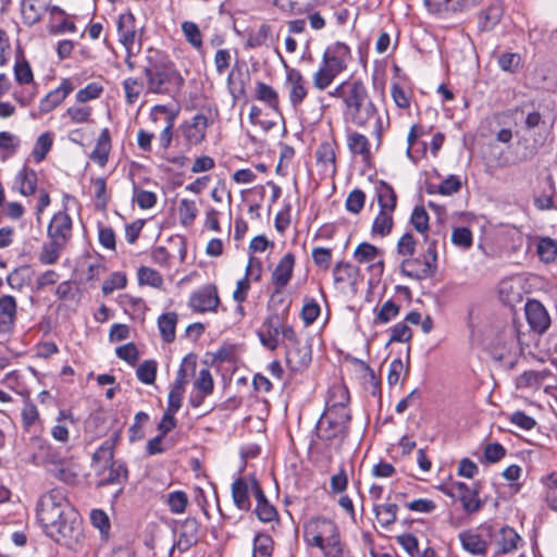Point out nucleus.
Masks as SVG:
<instances>
[{
    "label": "nucleus",
    "mask_w": 557,
    "mask_h": 557,
    "mask_svg": "<svg viewBox=\"0 0 557 557\" xmlns=\"http://www.w3.org/2000/svg\"><path fill=\"white\" fill-rule=\"evenodd\" d=\"M37 518L47 535L62 545L72 547L83 537L81 516L63 488L54 487L40 496Z\"/></svg>",
    "instance_id": "nucleus-1"
},
{
    "label": "nucleus",
    "mask_w": 557,
    "mask_h": 557,
    "mask_svg": "<svg viewBox=\"0 0 557 557\" xmlns=\"http://www.w3.org/2000/svg\"><path fill=\"white\" fill-rule=\"evenodd\" d=\"M327 95L343 101V115L346 122L357 127H372V134L379 148L388 122L384 123L376 106L369 96L364 83L360 79L349 78L339 83Z\"/></svg>",
    "instance_id": "nucleus-2"
},
{
    "label": "nucleus",
    "mask_w": 557,
    "mask_h": 557,
    "mask_svg": "<svg viewBox=\"0 0 557 557\" xmlns=\"http://www.w3.org/2000/svg\"><path fill=\"white\" fill-rule=\"evenodd\" d=\"M143 73L146 79V90L149 94L172 96L184 84V78L175 63L164 51L159 49H147Z\"/></svg>",
    "instance_id": "nucleus-3"
},
{
    "label": "nucleus",
    "mask_w": 557,
    "mask_h": 557,
    "mask_svg": "<svg viewBox=\"0 0 557 557\" xmlns=\"http://www.w3.org/2000/svg\"><path fill=\"white\" fill-rule=\"evenodd\" d=\"M349 394L344 386H334L331 391V397L327 407L320 417L315 433L317 437L325 443L334 440L342 441L348 430L350 412L347 407Z\"/></svg>",
    "instance_id": "nucleus-4"
},
{
    "label": "nucleus",
    "mask_w": 557,
    "mask_h": 557,
    "mask_svg": "<svg viewBox=\"0 0 557 557\" xmlns=\"http://www.w3.org/2000/svg\"><path fill=\"white\" fill-rule=\"evenodd\" d=\"M351 61L350 48L341 41L326 47L321 63L312 73V87L317 91L327 90L335 79L348 69Z\"/></svg>",
    "instance_id": "nucleus-5"
},
{
    "label": "nucleus",
    "mask_w": 557,
    "mask_h": 557,
    "mask_svg": "<svg viewBox=\"0 0 557 557\" xmlns=\"http://www.w3.org/2000/svg\"><path fill=\"white\" fill-rule=\"evenodd\" d=\"M532 337L531 332H521L515 326L510 327L504 331L498 338L492 349V357L506 366L513 367L518 361V357L525 354Z\"/></svg>",
    "instance_id": "nucleus-6"
},
{
    "label": "nucleus",
    "mask_w": 557,
    "mask_h": 557,
    "mask_svg": "<svg viewBox=\"0 0 557 557\" xmlns=\"http://www.w3.org/2000/svg\"><path fill=\"white\" fill-rule=\"evenodd\" d=\"M304 540L308 546L323 550L341 540L336 523L326 518H311L304 525Z\"/></svg>",
    "instance_id": "nucleus-7"
},
{
    "label": "nucleus",
    "mask_w": 557,
    "mask_h": 557,
    "mask_svg": "<svg viewBox=\"0 0 557 557\" xmlns=\"http://www.w3.org/2000/svg\"><path fill=\"white\" fill-rule=\"evenodd\" d=\"M424 239L426 249L420 256L401 260V272L408 277L425 280L437 271L436 240H429L426 236Z\"/></svg>",
    "instance_id": "nucleus-8"
},
{
    "label": "nucleus",
    "mask_w": 557,
    "mask_h": 557,
    "mask_svg": "<svg viewBox=\"0 0 557 557\" xmlns=\"http://www.w3.org/2000/svg\"><path fill=\"white\" fill-rule=\"evenodd\" d=\"M283 345L286 350V363L292 371L298 372L308 367L311 361V347L298 339L294 329L285 330Z\"/></svg>",
    "instance_id": "nucleus-9"
},
{
    "label": "nucleus",
    "mask_w": 557,
    "mask_h": 557,
    "mask_svg": "<svg viewBox=\"0 0 557 557\" xmlns=\"http://www.w3.org/2000/svg\"><path fill=\"white\" fill-rule=\"evenodd\" d=\"M82 78L78 75L62 78L59 86L49 91L40 101L38 110L40 114H47L61 106L64 100L79 86Z\"/></svg>",
    "instance_id": "nucleus-10"
},
{
    "label": "nucleus",
    "mask_w": 557,
    "mask_h": 557,
    "mask_svg": "<svg viewBox=\"0 0 557 557\" xmlns=\"http://www.w3.org/2000/svg\"><path fill=\"white\" fill-rule=\"evenodd\" d=\"M209 119L203 113H197L184 121L178 127V137L183 138V145L187 149L198 146L206 138Z\"/></svg>",
    "instance_id": "nucleus-11"
},
{
    "label": "nucleus",
    "mask_w": 557,
    "mask_h": 557,
    "mask_svg": "<svg viewBox=\"0 0 557 557\" xmlns=\"http://www.w3.org/2000/svg\"><path fill=\"white\" fill-rule=\"evenodd\" d=\"M284 89L292 108L298 109L309 95V83L304 74L295 67L286 66Z\"/></svg>",
    "instance_id": "nucleus-12"
},
{
    "label": "nucleus",
    "mask_w": 557,
    "mask_h": 557,
    "mask_svg": "<svg viewBox=\"0 0 557 557\" xmlns=\"http://www.w3.org/2000/svg\"><path fill=\"white\" fill-rule=\"evenodd\" d=\"M220 302L218 288L210 283L194 290L188 298L187 306L193 312L206 313L216 312Z\"/></svg>",
    "instance_id": "nucleus-13"
},
{
    "label": "nucleus",
    "mask_w": 557,
    "mask_h": 557,
    "mask_svg": "<svg viewBox=\"0 0 557 557\" xmlns=\"http://www.w3.org/2000/svg\"><path fill=\"white\" fill-rule=\"evenodd\" d=\"M262 490L258 480L253 475L238 478L232 484V497L236 507L240 510H249L251 503L250 493L257 497V491Z\"/></svg>",
    "instance_id": "nucleus-14"
},
{
    "label": "nucleus",
    "mask_w": 557,
    "mask_h": 557,
    "mask_svg": "<svg viewBox=\"0 0 557 557\" xmlns=\"http://www.w3.org/2000/svg\"><path fill=\"white\" fill-rule=\"evenodd\" d=\"M287 329H293L289 324L281 322L278 314H271L265 319L262 330L258 332L261 344L270 350H275L278 347V336L284 338V332Z\"/></svg>",
    "instance_id": "nucleus-15"
},
{
    "label": "nucleus",
    "mask_w": 557,
    "mask_h": 557,
    "mask_svg": "<svg viewBox=\"0 0 557 557\" xmlns=\"http://www.w3.org/2000/svg\"><path fill=\"white\" fill-rule=\"evenodd\" d=\"M527 321L537 334L545 333L550 326V317L544 305L536 299H529L524 306Z\"/></svg>",
    "instance_id": "nucleus-16"
},
{
    "label": "nucleus",
    "mask_w": 557,
    "mask_h": 557,
    "mask_svg": "<svg viewBox=\"0 0 557 557\" xmlns=\"http://www.w3.org/2000/svg\"><path fill=\"white\" fill-rule=\"evenodd\" d=\"M72 230L71 216L66 212L60 211L52 216L47 233L49 239L66 246L72 238Z\"/></svg>",
    "instance_id": "nucleus-17"
},
{
    "label": "nucleus",
    "mask_w": 557,
    "mask_h": 557,
    "mask_svg": "<svg viewBox=\"0 0 557 557\" xmlns=\"http://www.w3.org/2000/svg\"><path fill=\"white\" fill-rule=\"evenodd\" d=\"M17 302L11 295L0 296V334L10 335L15 329Z\"/></svg>",
    "instance_id": "nucleus-18"
},
{
    "label": "nucleus",
    "mask_w": 557,
    "mask_h": 557,
    "mask_svg": "<svg viewBox=\"0 0 557 557\" xmlns=\"http://www.w3.org/2000/svg\"><path fill=\"white\" fill-rule=\"evenodd\" d=\"M160 115H164L166 125L159 135V141L163 149H168L173 139V127L177 112L170 111L164 104H157L151 109L150 117L153 122H157Z\"/></svg>",
    "instance_id": "nucleus-19"
},
{
    "label": "nucleus",
    "mask_w": 557,
    "mask_h": 557,
    "mask_svg": "<svg viewBox=\"0 0 557 557\" xmlns=\"http://www.w3.org/2000/svg\"><path fill=\"white\" fill-rule=\"evenodd\" d=\"M454 490L465 512L472 515L481 510L484 503L479 496L478 488L470 487L463 482H458L454 485Z\"/></svg>",
    "instance_id": "nucleus-20"
},
{
    "label": "nucleus",
    "mask_w": 557,
    "mask_h": 557,
    "mask_svg": "<svg viewBox=\"0 0 557 557\" xmlns=\"http://www.w3.org/2000/svg\"><path fill=\"white\" fill-rule=\"evenodd\" d=\"M354 258L358 263L367 264L369 269L382 273L383 271V255L372 244L361 243L354 251Z\"/></svg>",
    "instance_id": "nucleus-21"
},
{
    "label": "nucleus",
    "mask_w": 557,
    "mask_h": 557,
    "mask_svg": "<svg viewBox=\"0 0 557 557\" xmlns=\"http://www.w3.org/2000/svg\"><path fill=\"white\" fill-rule=\"evenodd\" d=\"M200 524L196 518H186L178 527L176 546L181 552H186L196 545L199 540Z\"/></svg>",
    "instance_id": "nucleus-22"
},
{
    "label": "nucleus",
    "mask_w": 557,
    "mask_h": 557,
    "mask_svg": "<svg viewBox=\"0 0 557 557\" xmlns=\"http://www.w3.org/2000/svg\"><path fill=\"white\" fill-rule=\"evenodd\" d=\"M94 109L89 104L75 103L70 106L61 115V119L66 126L85 125L94 122Z\"/></svg>",
    "instance_id": "nucleus-23"
},
{
    "label": "nucleus",
    "mask_w": 557,
    "mask_h": 557,
    "mask_svg": "<svg viewBox=\"0 0 557 557\" xmlns=\"http://www.w3.org/2000/svg\"><path fill=\"white\" fill-rule=\"evenodd\" d=\"M117 35L120 44L141 41L143 29L136 27V18L132 12L128 11L120 14L117 20Z\"/></svg>",
    "instance_id": "nucleus-24"
},
{
    "label": "nucleus",
    "mask_w": 557,
    "mask_h": 557,
    "mask_svg": "<svg viewBox=\"0 0 557 557\" xmlns=\"http://www.w3.org/2000/svg\"><path fill=\"white\" fill-rule=\"evenodd\" d=\"M315 158L317 164L324 175L334 176L336 174V154L334 143H321L317 148Z\"/></svg>",
    "instance_id": "nucleus-25"
},
{
    "label": "nucleus",
    "mask_w": 557,
    "mask_h": 557,
    "mask_svg": "<svg viewBox=\"0 0 557 557\" xmlns=\"http://www.w3.org/2000/svg\"><path fill=\"white\" fill-rule=\"evenodd\" d=\"M294 267L295 256L292 252L285 253L278 261L277 265L275 267L271 275L272 283L277 292H280L289 283L293 275Z\"/></svg>",
    "instance_id": "nucleus-26"
},
{
    "label": "nucleus",
    "mask_w": 557,
    "mask_h": 557,
    "mask_svg": "<svg viewBox=\"0 0 557 557\" xmlns=\"http://www.w3.org/2000/svg\"><path fill=\"white\" fill-rule=\"evenodd\" d=\"M188 383V377L184 366L182 364L176 373L174 383L170 389L168 397V408L171 411H178L183 404L185 386Z\"/></svg>",
    "instance_id": "nucleus-27"
},
{
    "label": "nucleus",
    "mask_w": 557,
    "mask_h": 557,
    "mask_svg": "<svg viewBox=\"0 0 557 557\" xmlns=\"http://www.w3.org/2000/svg\"><path fill=\"white\" fill-rule=\"evenodd\" d=\"M461 547L473 556H485L488 543L472 530L462 531L458 534Z\"/></svg>",
    "instance_id": "nucleus-28"
},
{
    "label": "nucleus",
    "mask_w": 557,
    "mask_h": 557,
    "mask_svg": "<svg viewBox=\"0 0 557 557\" xmlns=\"http://www.w3.org/2000/svg\"><path fill=\"white\" fill-rule=\"evenodd\" d=\"M49 0H22L21 13L23 23L32 26L40 21L48 10Z\"/></svg>",
    "instance_id": "nucleus-29"
},
{
    "label": "nucleus",
    "mask_w": 557,
    "mask_h": 557,
    "mask_svg": "<svg viewBox=\"0 0 557 557\" xmlns=\"http://www.w3.org/2000/svg\"><path fill=\"white\" fill-rule=\"evenodd\" d=\"M480 0H424L431 13L457 12L475 5Z\"/></svg>",
    "instance_id": "nucleus-30"
},
{
    "label": "nucleus",
    "mask_w": 557,
    "mask_h": 557,
    "mask_svg": "<svg viewBox=\"0 0 557 557\" xmlns=\"http://www.w3.org/2000/svg\"><path fill=\"white\" fill-rule=\"evenodd\" d=\"M100 485H122L127 480L128 471L124 462L120 460L112 461L107 467H102Z\"/></svg>",
    "instance_id": "nucleus-31"
},
{
    "label": "nucleus",
    "mask_w": 557,
    "mask_h": 557,
    "mask_svg": "<svg viewBox=\"0 0 557 557\" xmlns=\"http://www.w3.org/2000/svg\"><path fill=\"white\" fill-rule=\"evenodd\" d=\"M347 147L352 154L360 156L363 162L368 163L371 160V145L366 135L356 131L349 132Z\"/></svg>",
    "instance_id": "nucleus-32"
},
{
    "label": "nucleus",
    "mask_w": 557,
    "mask_h": 557,
    "mask_svg": "<svg viewBox=\"0 0 557 557\" xmlns=\"http://www.w3.org/2000/svg\"><path fill=\"white\" fill-rule=\"evenodd\" d=\"M111 151V136L108 128H103L97 139L94 150L89 154V159L99 166H104L109 160Z\"/></svg>",
    "instance_id": "nucleus-33"
},
{
    "label": "nucleus",
    "mask_w": 557,
    "mask_h": 557,
    "mask_svg": "<svg viewBox=\"0 0 557 557\" xmlns=\"http://www.w3.org/2000/svg\"><path fill=\"white\" fill-rule=\"evenodd\" d=\"M375 193L381 211L394 212L397 206V196L394 188L380 181L375 185Z\"/></svg>",
    "instance_id": "nucleus-34"
},
{
    "label": "nucleus",
    "mask_w": 557,
    "mask_h": 557,
    "mask_svg": "<svg viewBox=\"0 0 557 557\" xmlns=\"http://www.w3.org/2000/svg\"><path fill=\"white\" fill-rule=\"evenodd\" d=\"M119 435H115L112 438L106 440L94 453L92 455V466L100 470L102 467H107L110 465L113 460L114 456V447L115 442L117 440Z\"/></svg>",
    "instance_id": "nucleus-35"
},
{
    "label": "nucleus",
    "mask_w": 557,
    "mask_h": 557,
    "mask_svg": "<svg viewBox=\"0 0 557 557\" xmlns=\"http://www.w3.org/2000/svg\"><path fill=\"white\" fill-rule=\"evenodd\" d=\"M255 97L257 100L265 103L268 108L280 114L278 92L270 85L263 82H257L255 87Z\"/></svg>",
    "instance_id": "nucleus-36"
},
{
    "label": "nucleus",
    "mask_w": 557,
    "mask_h": 557,
    "mask_svg": "<svg viewBox=\"0 0 557 557\" xmlns=\"http://www.w3.org/2000/svg\"><path fill=\"white\" fill-rule=\"evenodd\" d=\"M37 181V173L28 166H24L15 176V185L23 196H30L36 191Z\"/></svg>",
    "instance_id": "nucleus-37"
},
{
    "label": "nucleus",
    "mask_w": 557,
    "mask_h": 557,
    "mask_svg": "<svg viewBox=\"0 0 557 557\" xmlns=\"http://www.w3.org/2000/svg\"><path fill=\"white\" fill-rule=\"evenodd\" d=\"M66 246L49 239L48 243L44 244L40 252L38 253V261L42 265H51L58 262L61 252Z\"/></svg>",
    "instance_id": "nucleus-38"
},
{
    "label": "nucleus",
    "mask_w": 557,
    "mask_h": 557,
    "mask_svg": "<svg viewBox=\"0 0 557 557\" xmlns=\"http://www.w3.org/2000/svg\"><path fill=\"white\" fill-rule=\"evenodd\" d=\"M177 314L175 312L163 313L158 319V327L164 342L172 343L175 339Z\"/></svg>",
    "instance_id": "nucleus-39"
},
{
    "label": "nucleus",
    "mask_w": 557,
    "mask_h": 557,
    "mask_svg": "<svg viewBox=\"0 0 557 557\" xmlns=\"http://www.w3.org/2000/svg\"><path fill=\"white\" fill-rule=\"evenodd\" d=\"M393 213L394 212L379 211L372 223V236L385 237L392 232L394 225Z\"/></svg>",
    "instance_id": "nucleus-40"
},
{
    "label": "nucleus",
    "mask_w": 557,
    "mask_h": 557,
    "mask_svg": "<svg viewBox=\"0 0 557 557\" xmlns=\"http://www.w3.org/2000/svg\"><path fill=\"white\" fill-rule=\"evenodd\" d=\"M50 472L65 483L74 482L77 476L75 467L69 460L51 461Z\"/></svg>",
    "instance_id": "nucleus-41"
},
{
    "label": "nucleus",
    "mask_w": 557,
    "mask_h": 557,
    "mask_svg": "<svg viewBox=\"0 0 557 557\" xmlns=\"http://www.w3.org/2000/svg\"><path fill=\"white\" fill-rule=\"evenodd\" d=\"M544 486V497L548 507L557 512V472H552L541 479Z\"/></svg>",
    "instance_id": "nucleus-42"
},
{
    "label": "nucleus",
    "mask_w": 557,
    "mask_h": 557,
    "mask_svg": "<svg viewBox=\"0 0 557 557\" xmlns=\"http://www.w3.org/2000/svg\"><path fill=\"white\" fill-rule=\"evenodd\" d=\"M521 541L520 535L510 527H504L499 531L497 539V545L502 553H509L517 549L519 542Z\"/></svg>",
    "instance_id": "nucleus-43"
},
{
    "label": "nucleus",
    "mask_w": 557,
    "mask_h": 557,
    "mask_svg": "<svg viewBox=\"0 0 557 557\" xmlns=\"http://www.w3.org/2000/svg\"><path fill=\"white\" fill-rule=\"evenodd\" d=\"M146 88V81L138 77H127L123 81V89L127 104H134Z\"/></svg>",
    "instance_id": "nucleus-44"
},
{
    "label": "nucleus",
    "mask_w": 557,
    "mask_h": 557,
    "mask_svg": "<svg viewBox=\"0 0 557 557\" xmlns=\"http://www.w3.org/2000/svg\"><path fill=\"white\" fill-rule=\"evenodd\" d=\"M536 253L541 261L552 263L557 258V242L550 237L540 238L536 245Z\"/></svg>",
    "instance_id": "nucleus-45"
},
{
    "label": "nucleus",
    "mask_w": 557,
    "mask_h": 557,
    "mask_svg": "<svg viewBox=\"0 0 557 557\" xmlns=\"http://www.w3.org/2000/svg\"><path fill=\"white\" fill-rule=\"evenodd\" d=\"M177 211L180 222L183 226H190L195 222L199 212L196 202L186 198L180 200Z\"/></svg>",
    "instance_id": "nucleus-46"
},
{
    "label": "nucleus",
    "mask_w": 557,
    "mask_h": 557,
    "mask_svg": "<svg viewBox=\"0 0 557 557\" xmlns=\"http://www.w3.org/2000/svg\"><path fill=\"white\" fill-rule=\"evenodd\" d=\"M256 515L262 522H270L276 517V509L267 500L262 490L257 491Z\"/></svg>",
    "instance_id": "nucleus-47"
},
{
    "label": "nucleus",
    "mask_w": 557,
    "mask_h": 557,
    "mask_svg": "<svg viewBox=\"0 0 557 557\" xmlns=\"http://www.w3.org/2000/svg\"><path fill=\"white\" fill-rule=\"evenodd\" d=\"M358 276V269L348 262H337L333 268L335 283H354Z\"/></svg>",
    "instance_id": "nucleus-48"
},
{
    "label": "nucleus",
    "mask_w": 557,
    "mask_h": 557,
    "mask_svg": "<svg viewBox=\"0 0 557 557\" xmlns=\"http://www.w3.org/2000/svg\"><path fill=\"white\" fill-rule=\"evenodd\" d=\"M104 91V87L101 83L91 82L84 88L77 90L75 100L79 103L88 104L89 101L99 99Z\"/></svg>",
    "instance_id": "nucleus-49"
},
{
    "label": "nucleus",
    "mask_w": 557,
    "mask_h": 557,
    "mask_svg": "<svg viewBox=\"0 0 557 557\" xmlns=\"http://www.w3.org/2000/svg\"><path fill=\"white\" fill-rule=\"evenodd\" d=\"M165 504L169 510L174 515H181L185 512L186 507L189 503L188 495L183 491H173L166 494Z\"/></svg>",
    "instance_id": "nucleus-50"
},
{
    "label": "nucleus",
    "mask_w": 557,
    "mask_h": 557,
    "mask_svg": "<svg viewBox=\"0 0 557 557\" xmlns=\"http://www.w3.org/2000/svg\"><path fill=\"white\" fill-rule=\"evenodd\" d=\"M21 418L25 431H30V429L40 421L38 408L29 398H26L23 403Z\"/></svg>",
    "instance_id": "nucleus-51"
},
{
    "label": "nucleus",
    "mask_w": 557,
    "mask_h": 557,
    "mask_svg": "<svg viewBox=\"0 0 557 557\" xmlns=\"http://www.w3.org/2000/svg\"><path fill=\"white\" fill-rule=\"evenodd\" d=\"M137 278L140 285H148L153 288H160L163 285L162 275L157 270L146 265L138 268Z\"/></svg>",
    "instance_id": "nucleus-52"
},
{
    "label": "nucleus",
    "mask_w": 557,
    "mask_h": 557,
    "mask_svg": "<svg viewBox=\"0 0 557 557\" xmlns=\"http://www.w3.org/2000/svg\"><path fill=\"white\" fill-rule=\"evenodd\" d=\"M53 144V136L50 133H44L41 134L32 150V156L35 160V162L39 163L41 162L48 152L51 150Z\"/></svg>",
    "instance_id": "nucleus-53"
},
{
    "label": "nucleus",
    "mask_w": 557,
    "mask_h": 557,
    "mask_svg": "<svg viewBox=\"0 0 557 557\" xmlns=\"http://www.w3.org/2000/svg\"><path fill=\"white\" fill-rule=\"evenodd\" d=\"M273 540L270 535L259 533L253 539L252 557H272Z\"/></svg>",
    "instance_id": "nucleus-54"
},
{
    "label": "nucleus",
    "mask_w": 557,
    "mask_h": 557,
    "mask_svg": "<svg viewBox=\"0 0 557 557\" xmlns=\"http://www.w3.org/2000/svg\"><path fill=\"white\" fill-rule=\"evenodd\" d=\"M503 7L500 3L491 4L484 12L481 13L480 24L483 29H491L495 26L502 15H503Z\"/></svg>",
    "instance_id": "nucleus-55"
},
{
    "label": "nucleus",
    "mask_w": 557,
    "mask_h": 557,
    "mask_svg": "<svg viewBox=\"0 0 557 557\" xmlns=\"http://www.w3.org/2000/svg\"><path fill=\"white\" fill-rule=\"evenodd\" d=\"M158 363L149 359L141 362L136 369V377L144 384L150 385L156 381Z\"/></svg>",
    "instance_id": "nucleus-56"
},
{
    "label": "nucleus",
    "mask_w": 557,
    "mask_h": 557,
    "mask_svg": "<svg viewBox=\"0 0 557 557\" xmlns=\"http://www.w3.org/2000/svg\"><path fill=\"white\" fill-rule=\"evenodd\" d=\"M461 188V181L456 175H450L446 180H444L440 185L437 186H430L428 188V191L430 194L432 193H438L443 196H451L456 193H458Z\"/></svg>",
    "instance_id": "nucleus-57"
},
{
    "label": "nucleus",
    "mask_w": 557,
    "mask_h": 557,
    "mask_svg": "<svg viewBox=\"0 0 557 557\" xmlns=\"http://www.w3.org/2000/svg\"><path fill=\"white\" fill-rule=\"evenodd\" d=\"M398 507L396 504H382L374 507V511L381 525L393 524L397 519Z\"/></svg>",
    "instance_id": "nucleus-58"
},
{
    "label": "nucleus",
    "mask_w": 557,
    "mask_h": 557,
    "mask_svg": "<svg viewBox=\"0 0 557 557\" xmlns=\"http://www.w3.org/2000/svg\"><path fill=\"white\" fill-rule=\"evenodd\" d=\"M14 78L21 85H27L34 82L32 67L23 57L15 61Z\"/></svg>",
    "instance_id": "nucleus-59"
},
{
    "label": "nucleus",
    "mask_w": 557,
    "mask_h": 557,
    "mask_svg": "<svg viewBox=\"0 0 557 557\" xmlns=\"http://www.w3.org/2000/svg\"><path fill=\"white\" fill-rule=\"evenodd\" d=\"M182 32L186 40L197 50L202 47V35L198 25L194 22L185 21L182 23Z\"/></svg>",
    "instance_id": "nucleus-60"
},
{
    "label": "nucleus",
    "mask_w": 557,
    "mask_h": 557,
    "mask_svg": "<svg viewBox=\"0 0 557 557\" xmlns=\"http://www.w3.org/2000/svg\"><path fill=\"white\" fill-rule=\"evenodd\" d=\"M399 306L393 300H386L375 314V323H387L395 319L399 313Z\"/></svg>",
    "instance_id": "nucleus-61"
},
{
    "label": "nucleus",
    "mask_w": 557,
    "mask_h": 557,
    "mask_svg": "<svg viewBox=\"0 0 557 557\" xmlns=\"http://www.w3.org/2000/svg\"><path fill=\"white\" fill-rule=\"evenodd\" d=\"M417 240L411 233H405L397 242V253L404 259L413 257Z\"/></svg>",
    "instance_id": "nucleus-62"
},
{
    "label": "nucleus",
    "mask_w": 557,
    "mask_h": 557,
    "mask_svg": "<svg viewBox=\"0 0 557 557\" xmlns=\"http://www.w3.org/2000/svg\"><path fill=\"white\" fill-rule=\"evenodd\" d=\"M410 223L414 230L421 234H424L429 230V214L424 207L418 206L413 209Z\"/></svg>",
    "instance_id": "nucleus-63"
},
{
    "label": "nucleus",
    "mask_w": 557,
    "mask_h": 557,
    "mask_svg": "<svg viewBox=\"0 0 557 557\" xmlns=\"http://www.w3.org/2000/svg\"><path fill=\"white\" fill-rule=\"evenodd\" d=\"M126 275L121 272L112 273L102 284V293L110 295L116 289H122L126 286Z\"/></svg>",
    "instance_id": "nucleus-64"
}]
</instances>
